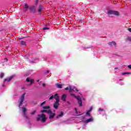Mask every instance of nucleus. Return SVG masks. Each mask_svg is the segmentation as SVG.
Masks as SVG:
<instances>
[{
	"label": "nucleus",
	"instance_id": "32",
	"mask_svg": "<svg viewBox=\"0 0 131 131\" xmlns=\"http://www.w3.org/2000/svg\"><path fill=\"white\" fill-rule=\"evenodd\" d=\"M98 111H104V109L100 108H99Z\"/></svg>",
	"mask_w": 131,
	"mask_h": 131
},
{
	"label": "nucleus",
	"instance_id": "27",
	"mask_svg": "<svg viewBox=\"0 0 131 131\" xmlns=\"http://www.w3.org/2000/svg\"><path fill=\"white\" fill-rule=\"evenodd\" d=\"M113 44V41H112V42H109L108 43V45H109L110 46H112Z\"/></svg>",
	"mask_w": 131,
	"mask_h": 131
},
{
	"label": "nucleus",
	"instance_id": "40",
	"mask_svg": "<svg viewBox=\"0 0 131 131\" xmlns=\"http://www.w3.org/2000/svg\"><path fill=\"white\" fill-rule=\"evenodd\" d=\"M75 112L76 114H78V112H77V111H75Z\"/></svg>",
	"mask_w": 131,
	"mask_h": 131
},
{
	"label": "nucleus",
	"instance_id": "36",
	"mask_svg": "<svg viewBox=\"0 0 131 131\" xmlns=\"http://www.w3.org/2000/svg\"><path fill=\"white\" fill-rule=\"evenodd\" d=\"M128 68L131 70V64L128 66Z\"/></svg>",
	"mask_w": 131,
	"mask_h": 131
},
{
	"label": "nucleus",
	"instance_id": "10",
	"mask_svg": "<svg viewBox=\"0 0 131 131\" xmlns=\"http://www.w3.org/2000/svg\"><path fill=\"white\" fill-rule=\"evenodd\" d=\"M40 112L41 113H48V114H49V113H52V110H41L40 111Z\"/></svg>",
	"mask_w": 131,
	"mask_h": 131
},
{
	"label": "nucleus",
	"instance_id": "48",
	"mask_svg": "<svg viewBox=\"0 0 131 131\" xmlns=\"http://www.w3.org/2000/svg\"><path fill=\"white\" fill-rule=\"evenodd\" d=\"M12 9H14V8H13V7H12V8H11Z\"/></svg>",
	"mask_w": 131,
	"mask_h": 131
},
{
	"label": "nucleus",
	"instance_id": "20",
	"mask_svg": "<svg viewBox=\"0 0 131 131\" xmlns=\"http://www.w3.org/2000/svg\"><path fill=\"white\" fill-rule=\"evenodd\" d=\"M39 85H42V86H43V88H45L46 86V83H38Z\"/></svg>",
	"mask_w": 131,
	"mask_h": 131
},
{
	"label": "nucleus",
	"instance_id": "12",
	"mask_svg": "<svg viewBox=\"0 0 131 131\" xmlns=\"http://www.w3.org/2000/svg\"><path fill=\"white\" fill-rule=\"evenodd\" d=\"M42 12V6L41 5H39L38 8V12L39 14H41Z\"/></svg>",
	"mask_w": 131,
	"mask_h": 131
},
{
	"label": "nucleus",
	"instance_id": "8",
	"mask_svg": "<svg viewBox=\"0 0 131 131\" xmlns=\"http://www.w3.org/2000/svg\"><path fill=\"white\" fill-rule=\"evenodd\" d=\"M59 102L58 100L56 101L54 104H53V107L55 109H57V108L59 107V106L60 105V103H59Z\"/></svg>",
	"mask_w": 131,
	"mask_h": 131
},
{
	"label": "nucleus",
	"instance_id": "11",
	"mask_svg": "<svg viewBox=\"0 0 131 131\" xmlns=\"http://www.w3.org/2000/svg\"><path fill=\"white\" fill-rule=\"evenodd\" d=\"M54 98L55 99L56 101H58V102H60V99H59V94H58V93L54 95Z\"/></svg>",
	"mask_w": 131,
	"mask_h": 131
},
{
	"label": "nucleus",
	"instance_id": "43",
	"mask_svg": "<svg viewBox=\"0 0 131 131\" xmlns=\"http://www.w3.org/2000/svg\"><path fill=\"white\" fill-rule=\"evenodd\" d=\"M37 82H39V80H37Z\"/></svg>",
	"mask_w": 131,
	"mask_h": 131
},
{
	"label": "nucleus",
	"instance_id": "16",
	"mask_svg": "<svg viewBox=\"0 0 131 131\" xmlns=\"http://www.w3.org/2000/svg\"><path fill=\"white\" fill-rule=\"evenodd\" d=\"M64 90H66V91H68V90H70V92H71V91H73V89L71 88V86L70 85L65 88Z\"/></svg>",
	"mask_w": 131,
	"mask_h": 131
},
{
	"label": "nucleus",
	"instance_id": "21",
	"mask_svg": "<svg viewBox=\"0 0 131 131\" xmlns=\"http://www.w3.org/2000/svg\"><path fill=\"white\" fill-rule=\"evenodd\" d=\"M51 107L50 106H46L43 107V109L46 110V109H50Z\"/></svg>",
	"mask_w": 131,
	"mask_h": 131
},
{
	"label": "nucleus",
	"instance_id": "34",
	"mask_svg": "<svg viewBox=\"0 0 131 131\" xmlns=\"http://www.w3.org/2000/svg\"><path fill=\"white\" fill-rule=\"evenodd\" d=\"M125 74H130V73H123V75H124Z\"/></svg>",
	"mask_w": 131,
	"mask_h": 131
},
{
	"label": "nucleus",
	"instance_id": "42",
	"mask_svg": "<svg viewBox=\"0 0 131 131\" xmlns=\"http://www.w3.org/2000/svg\"><path fill=\"white\" fill-rule=\"evenodd\" d=\"M75 111H77V109L76 108V107L75 108Z\"/></svg>",
	"mask_w": 131,
	"mask_h": 131
},
{
	"label": "nucleus",
	"instance_id": "13",
	"mask_svg": "<svg viewBox=\"0 0 131 131\" xmlns=\"http://www.w3.org/2000/svg\"><path fill=\"white\" fill-rule=\"evenodd\" d=\"M67 97V95L66 94H63L61 96V100L64 102L66 101V98Z\"/></svg>",
	"mask_w": 131,
	"mask_h": 131
},
{
	"label": "nucleus",
	"instance_id": "22",
	"mask_svg": "<svg viewBox=\"0 0 131 131\" xmlns=\"http://www.w3.org/2000/svg\"><path fill=\"white\" fill-rule=\"evenodd\" d=\"M21 45H22L23 46H26V42H25V41H21L20 42Z\"/></svg>",
	"mask_w": 131,
	"mask_h": 131
},
{
	"label": "nucleus",
	"instance_id": "39",
	"mask_svg": "<svg viewBox=\"0 0 131 131\" xmlns=\"http://www.w3.org/2000/svg\"><path fill=\"white\" fill-rule=\"evenodd\" d=\"M2 86H3V88H5V86H6L5 85V84H3Z\"/></svg>",
	"mask_w": 131,
	"mask_h": 131
},
{
	"label": "nucleus",
	"instance_id": "26",
	"mask_svg": "<svg viewBox=\"0 0 131 131\" xmlns=\"http://www.w3.org/2000/svg\"><path fill=\"white\" fill-rule=\"evenodd\" d=\"M35 113H36V111H34V112H32V113H31V114L32 115H34Z\"/></svg>",
	"mask_w": 131,
	"mask_h": 131
},
{
	"label": "nucleus",
	"instance_id": "14",
	"mask_svg": "<svg viewBox=\"0 0 131 131\" xmlns=\"http://www.w3.org/2000/svg\"><path fill=\"white\" fill-rule=\"evenodd\" d=\"M26 81L27 82H34V80L32 79H30V78H27L26 79Z\"/></svg>",
	"mask_w": 131,
	"mask_h": 131
},
{
	"label": "nucleus",
	"instance_id": "38",
	"mask_svg": "<svg viewBox=\"0 0 131 131\" xmlns=\"http://www.w3.org/2000/svg\"><path fill=\"white\" fill-rule=\"evenodd\" d=\"M36 4H38V0L36 1Z\"/></svg>",
	"mask_w": 131,
	"mask_h": 131
},
{
	"label": "nucleus",
	"instance_id": "17",
	"mask_svg": "<svg viewBox=\"0 0 131 131\" xmlns=\"http://www.w3.org/2000/svg\"><path fill=\"white\" fill-rule=\"evenodd\" d=\"M93 121V119L92 118H90L88 120H86V121H84V123H89V122H91Z\"/></svg>",
	"mask_w": 131,
	"mask_h": 131
},
{
	"label": "nucleus",
	"instance_id": "5",
	"mask_svg": "<svg viewBox=\"0 0 131 131\" xmlns=\"http://www.w3.org/2000/svg\"><path fill=\"white\" fill-rule=\"evenodd\" d=\"M71 96H73V97H74V98H76V99H77V100L78 101V103L80 106H82V101H81V98H80V97H79L78 96H75V94H71Z\"/></svg>",
	"mask_w": 131,
	"mask_h": 131
},
{
	"label": "nucleus",
	"instance_id": "30",
	"mask_svg": "<svg viewBox=\"0 0 131 131\" xmlns=\"http://www.w3.org/2000/svg\"><path fill=\"white\" fill-rule=\"evenodd\" d=\"M86 114V115H89V116H91V114H90V112H89L88 111H87Z\"/></svg>",
	"mask_w": 131,
	"mask_h": 131
},
{
	"label": "nucleus",
	"instance_id": "47",
	"mask_svg": "<svg viewBox=\"0 0 131 131\" xmlns=\"http://www.w3.org/2000/svg\"><path fill=\"white\" fill-rule=\"evenodd\" d=\"M81 22H83V20H81Z\"/></svg>",
	"mask_w": 131,
	"mask_h": 131
},
{
	"label": "nucleus",
	"instance_id": "23",
	"mask_svg": "<svg viewBox=\"0 0 131 131\" xmlns=\"http://www.w3.org/2000/svg\"><path fill=\"white\" fill-rule=\"evenodd\" d=\"M4 75H5V74L4 73H1V74H0V77L1 78H3V77H4Z\"/></svg>",
	"mask_w": 131,
	"mask_h": 131
},
{
	"label": "nucleus",
	"instance_id": "45",
	"mask_svg": "<svg viewBox=\"0 0 131 131\" xmlns=\"http://www.w3.org/2000/svg\"><path fill=\"white\" fill-rule=\"evenodd\" d=\"M47 73H50V71H47Z\"/></svg>",
	"mask_w": 131,
	"mask_h": 131
},
{
	"label": "nucleus",
	"instance_id": "29",
	"mask_svg": "<svg viewBox=\"0 0 131 131\" xmlns=\"http://www.w3.org/2000/svg\"><path fill=\"white\" fill-rule=\"evenodd\" d=\"M93 110V107H91L89 110L88 111V112H92V111Z\"/></svg>",
	"mask_w": 131,
	"mask_h": 131
},
{
	"label": "nucleus",
	"instance_id": "9",
	"mask_svg": "<svg viewBox=\"0 0 131 131\" xmlns=\"http://www.w3.org/2000/svg\"><path fill=\"white\" fill-rule=\"evenodd\" d=\"M48 114H50L49 115V119H53V118H54V117H55V115H56V114L55 113H53L52 111H51V113H48Z\"/></svg>",
	"mask_w": 131,
	"mask_h": 131
},
{
	"label": "nucleus",
	"instance_id": "35",
	"mask_svg": "<svg viewBox=\"0 0 131 131\" xmlns=\"http://www.w3.org/2000/svg\"><path fill=\"white\" fill-rule=\"evenodd\" d=\"M46 104V101L43 102L42 103H41V106H42V105H45Z\"/></svg>",
	"mask_w": 131,
	"mask_h": 131
},
{
	"label": "nucleus",
	"instance_id": "2",
	"mask_svg": "<svg viewBox=\"0 0 131 131\" xmlns=\"http://www.w3.org/2000/svg\"><path fill=\"white\" fill-rule=\"evenodd\" d=\"M38 118H36L37 121H39L41 120V122H46L47 121V118L46 117V115L42 113L41 115H38Z\"/></svg>",
	"mask_w": 131,
	"mask_h": 131
},
{
	"label": "nucleus",
	"instance_id": "33",
	"mask_svg": "<svg viewBox=\"0 0 131 131\" xmlns=\"http://www.w3.org/2000/svg\"><path fill=\"white\" fill-rule=\"evenodd\" d=\"M113 45H114V46H115V47H116V42H115V41L113 42Z\"/></svg>",
	"mask_w": 131,
	"mask_h": 131
},
{
	"label": "nucleus",
	"instance_id": "7",
	"mask_svg": "<svg viewBox=\"0 0 131 131\" xmlns=\"http://www.w3.org/2000/svg\"><path fill=\"white\" fill-rule=\"evenodd\" d=\"M30 11L31 13H34L35 12H36V7L34 6H31L30 7Z\"/></svg>",
	"mask_w": 131,
	"mask_h": 131
},
{
	"label": "nucleus",
	"instance_id": "18",
	"mask_svg": "<svg viewBox=\"0 0 131 131\" xmlns=\"http://www.w3.org/2000/svg\"><path fill=\"white\" fill-rule=\"evenodd\" d=\"M64 113L63 112H61V113L57 116V118H59V117H62Z\"/></svg>",
	"mask_w": 131,
	"mask_h": 131
},
{
	"label": "nucleus",
	"instance_id": "50",
	"mask_svg": "<svg viewBox=\"0 0 131 131\" xmlns=\"http://www.w3.org/2000/svg\"><path fill=\"white\" fill-rule=\"evenodd\" d=\"M0 116H1V115H0Z\"/></svg>",
	"mask_w": 131,
	"mask_h": 131
},
{
	"label": "nucleus",
	"instance_id": "1",
	"mask_svg": "<svg viewBox=\"0 0 131 131\" xmlns=\"http://www.w3.org/2000/svg\"><path fill=\"white\" fill-rule=\"evenodd\" d=\"M106 14H107V15H108V16L111 17H113L112 15H113L114 16H120V14H119V12H118V11L108 10L106 13Z\"/></svg>",
	"mask_w": 131,
	"mask_h": 131
},
{
	"label": "nucleus",
	"instance_id": "49",
	"mask_svg": "<svg viewBox=\"0 0 131 131\" xmlns=\"http://www.w3.org/2000/svg\"><path fill=\"white\" fill-rule=\"evenodd\" d=\"M19 39H22V38H20Z\"/></svg>",
	"mask_w": 131,
	"mask_h": 131
},
{
	"label": "nucleus",
	"instance_id": "24",
	"mask_svg": "<svg viewBox=\"0 0 131 131\" xmlns=\"http://www.w3.org/2000/svg\"><path fill=\"white\" fill-rule=\"evenodd\" d=\"M126 40H127V41H131V37H128L126 38Z\"/></svg>",
	"mask_w": 131,
	"mask_h": 131
},
{
	"label": "nucleus",
	"instance_id": "28",
	"mask_svg": "<svg viewBox=\"0 0 131 131\" xmlns=\"http://www.w3.org/2000/svg\"><path fill=\"white\" fill-rule=\"evenodd\" d=\"M53 99H54V95L51 96L49 98V100H53Z\"/></svg>",
	"mask_w": 131,
	"mask_h": 131
},
{
	"label": "nucleus",
	"instance_id": "44",
	"mask_svg": "<svg viewBox=\"0 0 131 131\" xmlns=\"http://www.w3.org/2000/svg\"><path fill=\"white\" fill-rule=\"evenodd\" d=\"M115 70L118 69V68H115Z\"/></svg>",
	"mask_w": 131,
	"mask_h": 131
},
{
	"label": "nucleus",
	"instance_id": "6",
	"mask_svg": "<svg viewBox=\"0 0 131 131\" xmlns=\"http://www.w3.org/2000/svg\"><path fill=\"white\" fill-rule=\"evenodd\" d=\"M22 111L24 113L23 114L24 117H25L26 119L29 120V117H28V116L26 115V112L27 111V108H26V107H23Z\"/></svg>",
	"mask_w": 131,
	"mask_h": 131
},
{
	"label": "nucleus",
	"instance_id": "41",
	"mask_svg": "<svg viewBox=\"0 0 131 131\" xmlns=\"http://www.w3.org/2000/svg\"><path fill=\"white\" fill-rule=\"evenodd\" d=\"M68 104H69V105H71V103L69 102V101L68 102Z\"/></svg>",
	"mask_w": 131,
	"mask_h": 131
},
{
	"label": "nucleus",
	"instance_id": "4",
	"mask_svg": "<svg viewBox=\"0 0 131 131\" xmlns=\"http://www.w3.org/2000/svg\"><path fill=\"white\" fill-rule=\"evenodd\" d=\"M16 77H17V75H16V74H13L10 76H8L4 79V82H10L11 80L15 79Z\"/></svg>",
	"mask_w": 131,
	"mask_h": 131
},
{
	"label": "nucleus",
	"instance_id": "15",
	"mask_svg": "<svg viewBox=\"0 0 131 131\" xmlns=\"http://www.w3.org/2000/svg\"><path fill=\"white\" fill-rule=\"evenodd\" d=\"M55 85L56 86V88H57V89H62V84H59V83H56L55 84Z\"/></svg>",
	"mask_w": 131,
	"mask_h": 131
},
{
	"label": "nucleus",
	"instance_id": "46",
	"mask_svg": "<svg viewBox=\"0 0 131 131\" xmlns=\"http://www.w3.org/2000/svg\"><path fill=\"white\" fill-rule=\"evenodd\" d=\"M21 89H22V90H24V89H25V88H22Z\"/></svg>",
	"mask_w": 131,
	"mask_h": 131
},
{
	"label": "nucleus",
	"instance_id": "19",
	"mask_svg": "<svg viewBox=\"0 0 131 131\" xmlns=\"http://www.w3.org/2000/svg\"><path fill=\"white\" fill-rule=\"evenodd\" d=\"M29 6H28V5H27V4H26L25 5V7H24V11L25 12H26V11H27V10H28V8H29Z\"/></svg>",
	"mask_w": 131,
	"mask_h": 131
},
{
	"label": "nucleus",
	"instance_id": "37",
	"mask_svg": "<svg viewBox=\"0 0 131 131\" xmlns=\"http://www.w3.org/2000/svg\"><path fill=\"white\" fill-rule=\"evenodd\" d=\"M32 83H33V82H31L29 84H28V85H29V86L32 85Z\"/></svg>",
	"mask_w": 131,
	"mask_h": 131
},
{
	"label": "nucleus",
	"instance_id": "31",
	"mask_svg": "<svg viewBox=\"0 0 131 131\" xmlns=\"http://www.w3.org/2000/svg\"><path fill=\"white\" fill-rule=\"evenodd\" d=\"M48 29H49V28L45 27V28H43V30H48Z\"/></svg>",
	"mask_w": 131,
	"mask_h": 131
},
{
	"label": "nucleus",
	"instance_id": "3",
	"mask_svg": "<svg viewBox=\"0 0 131 131\" xmlns=\"http://www.w3.org/2000/svg\"><path fill=\"white\" fill-rule=\"evenodd\" d=\"M26 95V93H24L19 97V99L18 101V107H20V106H22V105H23V102H24V100H25V95Z\"/></svg>",
	"mask_w": 131,
	"mask_h": 131
},
{
	"label": "nucleus",
	"instance_id": "25",
	"mask_svg": "<svg viewBox=\"0 0 131 131\" xmlns=\"http://www.w3.org/2000/svg\"><path fill=\"white\" fill-rule=\"evenodd\" d=\"M73 90L72 91H74V92H75V91H76L77 92H78V90H77V88H74V89H73ZM72 90H71V92H72Z\"/></svg>",
	"mask_w": 131,
	"mask_h": 131
}]
</instances>
